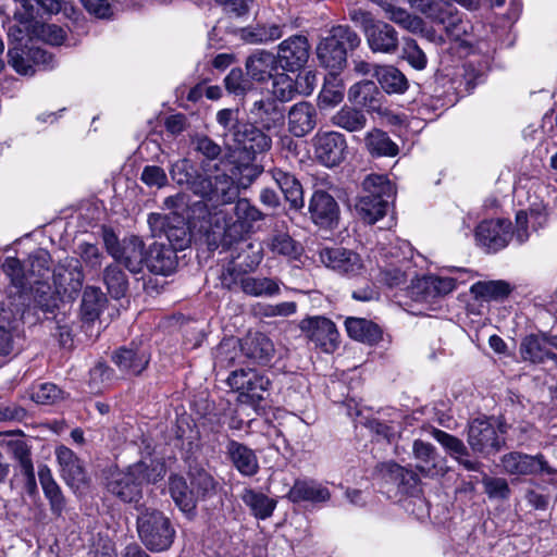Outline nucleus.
I'll return each instance as SVG.
<instances>
[{
    "label": "nucleus",
    "instance_id": "nucleus-1",
    "mask_svg": "<svg viewBox=\"0 0 557 557\" xmlns=\"http://www.w3.org/2000/svg\"><path fill=\"white\" fill-rule=\"evenodd\" d=\"M248 121L239 119L238 109L216 112V123L222 128L220 137L230 150H243L249 156L271 149L272 139L267 132H278L285 124V108L271 96L253 99L247 110Z\"/></svg>",
    "mask_w": 557,
    "mask_h": 557
},
{
    "label": "nucleus",
    "instance_id": "nucleus-2",
    "mask_svg": "<svg viewBox=\"0 0 557 557\" xmlns=\"http://www.w3.org/2000/svg\"><path fill=\"white\" fill-rule=\"evenodd\" d=\"M166 473L165 465L157 458H145L124 470H111L106 476L109 494L125 504H137L143 497L144 484L157 483Z\"/></svg>",
    "mask_w": 557,
    "mask_h": 557
},
{
    "label": "nucleus",
    "instance_id": "nucleus-3",
    "mask_svg": "<svg viewBox=\"0 0 557 557\" xmlns=\"http://www.w3.org/2000/svg\"><path fill=\"white\" fill-rule=\"evenodd\" d=\"M360 45V37L348 25L333 26L317 46V57L322 66L330 70L333 81L337 79L347 62V52Z\"/></svg>",
    "mask_w": 557,
    "mask_h": 557
},
{
    "label": "nucleus",
    "instance_id": "nucleus-4",
    "mask_svg": "<svg viewBox=\"0 0 557 557\" xmlns=\"http://www.w3.org/2000/svg\"><path fill=\"white\" fill-rule=\"evenodd\" d=\"M394 194V187L386 175L369 174L362 182V193L356 209L367 223L373 224L385 215Z\"/></svg>",
    "mask_w": 557,
    "mask_h": 557
},
{
    "label": "nucleus",
    "instance_id": "nucleus-5",
    "mask_svg": "<svg viewBox=\"0 0 557 557\" xmlns=\"http://www.w3.org/2000/svg\"><path fill=\"white\" fill-rule=\"evenodd\" d=\"M137 533L141 543L151 552H163L171 547L175 529L162 511L143 507L137 516Z\"/></svg>",
    "mask_w": 557,
    "mask_h": 557
},
{
    "label": "nucleus",
    "instance_id": "nucleus-6",
    "mask_svg": "<svg viewBox=\"0 0 557 557\" xmlns=\"http://www.w3.org/2000/svg\"><path fill=\"white\" fill-rule=\"evenodd\" d=\"M148 224L153 236H164L169 247L174 250H183L190 244V232L185 219L172 212L170 214L151 213L148 216Z\"/></svg>",
    "mask_w": 557,
    "mask_h": 557
},
{
    "label": "nucleus",
    "instance_id": "nucleus-7",
    "mask_svg": "<svg viewBox=\"0 0 557 557\" xmlns=\"http://www.w3.org/2000/svg\"><path fill=\"white\" fill-rule=\"evenodd\" d=\"M499 432L504 433L490 419L478 418L469 423L467 443L474 454L488 457L505 445V438Z\"/></svg>",
    "mask_w": 557,
    "mask_h": 557
},
{
    "label": "nucleus",
    "instance_id": "nucleus-8",
    "mask_svg": "<svg viewBox=\"0 0 557 557\" xmlns=\"http://www.w3.org/2000/svg\"><path fill=\"white\" fill-rule=\"evenodd\" d=\"M230 387L239 392L242 403L257 405L268 394L270 380L253 370H234L226 380Z\"/></svg>",
    "mask_w": 557,
    "mask_h": 557
},
{
    "label": "nucleus",
    "instance_id": "nucleus-9",
    "mask_svg": "<svg viewBox=\"0 0 557 557\" xmlns=\"http://www.w3.org/2000/svg\"><path fill=\"white\" fill-rule=\"evenodd\" d=\"M234 214L236 220L233 222H225L222 233V245L228 246L233 242L243 238L248 234L256 222L264 219V214L247 199H238L234 207ZM223 220H225L223 218Z\"/></svg>",
    "mask_w": 557,
    "mask_h": 557
},
{
    "label": "nucleus",
    "instance_id": "nucleus-10",
    "mask_svg": "<svg viewBox=\"0 0 557 557\" xmlns=\"http://www.w3.org/2000/svg\"><path fill=\"white\" fill-rule=\"evenodd\" d=\"M194 188L196 196L215 205L231 203L239 193L233 178L225 173L206 175Z\"/></svg>",
    "mask_w": 557,
    "mask_h": 557
},
{
    "label": "nucleus",
    "instance_id": "nucleus-11",
    "mask_svg": "<svg viewBox=\"0 0 557 557\" xmlns=\"http://www.w3.org/2000/svg\"><path fill=\"white\" fill-rule=\"evenodd\" d=\"M84 282L82 265L76 258H65L53 271L55 292L67 299H74L79 294Z\"/></svg>",
    "mask_w": 557,
    "mask_h": 557
},
{
    "label": "nucleus",
    "instance_id": "nucleus-12",
    "mask_svg": "<svg viewBox=\"0 0 557 557\" xmlns=\"http://www.w3.org/2000/svg\"><path fill=\"white\" fill-rule=\"evenodd\" d=\"M504 471L510 475H537L553 474L555 470L548 465L542 454L528 455L520 451H511L502 457Z\"/></svg>",
    "mask_w": 557,
    "mask_h": 557
},
{
    "label": "nucleus",
    "instance_id": "nucleus-13",
    "mask_svg": "<svg viewBox=\"0 0 557 557\" xmlns=\"http://www.w3.org/2000/svg\"><path fill=\"white\" fill-rule=\"evenodd\" d=\"M317 160L325 166L338 165L345 159L347 143L338 132H318L313 139Z\"/></svg>",
    "mask_w": 557,
    "mask_h": 557
},
{
    "label": "nucleus",
    "instance_id": "nucleus-14",
    "mask_svg": "<svg viewBox=\"0 0 557 557\" xmlns=\"http://www.w3.org/2000/svg\"><path fill=\"white\" fill-rule=\"evenodd\" d=\"M300 330L325 352H332L338 345V331L333 321L325 317H309L301 320Z\"/></svg>",
    "mask_w": 557,
    "mask_h": 557
},
{
    "label": "nucleus",
    "instance_id": "nucleus-15",
    "mask_svg": "<svg viewBox=\"0 0 557 557\" xmlns=\"http://www.w3.org/2000/svg\"><path fill=\"white\" fill-rule=\"evenodd\" d=\"M310 220L322 228H334L339 220V206L332 195L317 189L309 199Z\"/></svg>",
    "mask_w": 557,
    "mask_h": 557
},
{
    "label": "nucleus",
    "instance_id": "nucleus-16",
    "mask_svg": "<svg viewBox=\"0 0 557 557\" xmlns=\"http://www.w3.org/2000/svg\"><path fill=\"white\" fill-rule=\"evenodd\" d=\"M475 239L487 252H497L511 239V224L506 220L481 222L475 231Z\"/></svg>",
    "mask_w": 557,
    "mask_h": 557
},
{
    "label": "nucleus",
    "instance_id": "nucleus-17",
    "mask_svg": "<svg viewBox=\"0 0 557 557\" xmlns=\"http://www.w3.org/2000/svg\"><path fill=\"white\" fill-rule=\"evenodd\" d=\"M310 45L306 36L293 35L278 45L277 61L285 71L295 72L306 65Z\"/></svg>",
    "mask_w": 557,
    "mask_h": 557
},
{
    "label": "nucleus",
    "instance_id": "nucleus-18",
    "mask_svg": "<svg viewBox=\"0 0 557 557\" xmlns=\"http://www.w3.org/2000/svg\"><path fill=\"white\" fill-rule=\"evenodd\" d=\"M111 360L122 373L139 375L150 362V352L146 346L131 343L114 350Z\"/></svg>",
    "mask_w": 557,
    "mask_h": 557
},
{
    "label": "nucleus",
    "instance_id": "nucleus-19",
    "mask_svg": "<svg viewBox=\"0 0 557 557\" xmlns=\"http://www.w3.org/2000/svg\"><path fill=\"white\" fill-rule=\"evenodd\" d=\"M319 260L326 268L341 274H357L363 267L360 256L343 247H323Z\"/></svg>",
    "mask_w": 557,
    "mask_h": 557
},
{
    "label": "nucleus",
    "instance_id": "nucleus-20",
    "mask_svg": "<svg viewBox=\"0 0 557 557\" xmlns=\"http://www.w3.org/2000/svg\"><path fill=\"white\" fill-rule=\"evenodd\" d=\"M556 342L546 334L525 335L519 345V355L522 361L531 364H542L554 357L552 344Z\"/></svg>",
    "mask_w": 557,
    "mask_h": 557
},
{
    "label": "nucleus",
    "instance_id": "nucleus-21",
    "mask_svg": "<svg viewBox=\"0 0 557 557\" xmlns=\"http://www.w3.org/2000/svg\"><path fill=\"white\" fill-rule=\"evenodd\" d=\"M145 244L138 236L125 237L119 250H112V258L131 273L141 272L146 262Z\"/></svg>",
    "mask_w": 557,
    "mask_h": 557
},
{
    "label": "nucleus",
    "instance_id": "nucleus-22",
    "mask_svg": "<svg viewBox=\"0 0 557 557\" xmlns=\"http://www.w3.org/2000/svg\"><path fill=\"white\" fill-rule=\"evenodd\" d=\"M434 440H436L447 451V454L454 458L460 466L468 471H480L482 463L478 460L471 459L468 447L465 443L440 429H433L431 432Z\"/></svg>",
    "mask_w": 557,
    "mask_h": 557
},
{
    "label": "nucleus",
    "instance_id": "nucleus-23",
    "mask_svg": "<svg viewBox=\"0 0 557 557\" xmlns=\"http://www.w3.org/2000/svg\"><path fill=\"white\" fill-rule=\"evenodd\" d=\"M366 39L373 52L394 54L399 47L397 30L388 23L377 21L370 29H367Z\"/></svg>",
    "mask_w": 557,
    "mask_h": 557
},
{
    "label": "nucleus",
    "instance_id": "nucleus-24",
    "mask_svg": "<svg viewBox=\"0 0 557 557\" xmlns=\"http://www.w3.org/2000/svg\"><path fill=\"white\" fill-rule=\"evenodd\" d=\"M288 129L296 137H304L317 126L318 111L308 101L293 104L288 112Z\"/></svg>",
    "mask_w": 557,
    "mask_h": 557
},
{
    "label": "nucleus",
    "instance_id": "nucleus-25",
    "mask_svg": "<svg viewBox=\"0 0 557 557\" xmlns=\"http://www.w3.org/2000/svg\"><path fill=\"white\" fill-rule=\"evenodd\" d=\"M55 457L60 466L61 475L72 488H79L87 482V476L79 458L66 446L55 449Z\"/></svg>",
    "mask_w": 557,
    "mask_h": 557
},
{
    "label": "nucleus",
    "instance_id": "nucleus-26",
    "mask_svg": "<svg viewBox=\"0 0 557 557\" xmlns=\"http://www.w3.org/2000/svg\"><path fill=\"white\" fill-rule=\"evenodd\" d=\"M176 250L164 243H153L146 252L145 265L151 273L170 275L177 267Z\"/></svg>",
    "mask_w": 557,
    "mask_h": 557
},
{
    "label": "nucleus",
    "instance_id": "nucleus-27",
    "mask_svg": "<svg viewBox=\"0 0 557 557\" xmlns=\"http://www.w3.org/2000/svg\"><path fill=\"white\" fill-rule=\"evenodd\" d=\"M271 177L283 193L290 209L299 210L305 206L302 185L297 177L288 171L274 168L269 171Z\"/></svg>",
    "mask_w": 557,
    "mask_h": 557
},
{
    "label": "nucleus",
    "instance_id": "nucleus-28",
    "mask_svg": "<svg viewBox=\"0 0 557 557\" xmlns=\"http://www.w3.org/2000/svg\"><path fill=\"white\" fill-rule=\"evenodd\" d=\"M226 454L234 468L244 476H253L259 471V460L253 449L237 441H230Z\"/></svg>",
    "mask_w": 557,
    "mask_h": 557
},
{
    "label": "nucleus",
    "instance_id": "nucleus-29",
    "mask_svg": "<svg viewBox=\"0 0 557 557\" xmlns=\"http://www.w3.org/2000/svg\"><path fill=\"white\" fill-rule=\"evenodd\" d=\"M262 261L261 251H257L253 255V259L250 262H239L236 259H232L227 262L220 275L221 284L224 288L232 290L236 286L242 289V281L247 278L250 272H253Z\"/></svg>",
    "mask_w": 557,
    "mask_h": 557
},
{
    "label": "nucleus",
    "instance_id": "nucleus-30",
    "mask_svg": "<svg viewBox=\"0 0 557 557\" xmlns=\"http://www.w3.org/2000/svg\"><path fill=\"white\" fill-rule=\"evenodd\" d=\"M431 21L443 25L446 35L453 40H461L467 34V25L462 21V15L448 2L440 4Z\"/></svg>",
    "mask_w": 557,
    "mask_h": 557
},
{
    "label": "nucleus",
    "instance_id": "nucleus-31",
    "mask_svg": "<svg viewBox=\"0 0 557 557\" xmlns=\"http://www.w3.org/2000/svg\"><path fill=\"white\" fill-rule=\"evenodd\" d=\"M277 58L265 50H258L246 60V70L248 75L256 82H267L273 77V72L277 69Z\"/></svg>",
    "mask_w": 557,
    "mask_h": 557
},
{
    "label": "nucleus",
    "instance_id": "nucleus-32",
    "mask_svg": "<svg viewBox=\"0 0 557 557\" xmlns=\"http://www.w3.org/2000/svg\"><path fill=\"white\" fill-rule=\"evenodd\" d=\"M383 96L377 86L372 81H362L349 88L348 99L368 111L380 112Z\"/></svg>",
    "mask_w": 557,
    "mask_h": 557
},
{
    "label": "nucleus",
    "instance_id": "nucleus-33",
    "mask_svg": "<svg viewBox=\"0 0 557 557\" xmlns=\"http://www.w3.org/2000/svg\"><path fill=\"white\" fill-rule=\"evenodd\" d=\"M240 350L247 357L260 363H265L274 355V345L265 334L257 332L244 338L240 344Z\"/></svg>",
    "mask_w": 557,
    "mask_h": 557
},
{
    "label": "nucleus",
    "instance_id": "nucleus-34",
    "mask_svg": "<svg viewBox=\"0 0 557 557\" xmlns=\"http://www.w3.org/2000/svg\"><path fill=\"white\" fill-rule=\"evenodd\" d=\"M282 282L275 277L251 276L242 281V292L255 298H271L281 294Z\"/></svg>",
    "mask_w": 557,
    "mask_h": 557
},
{
    "label": "nucleus",
    "instance_id": "nucleus-35",
    "mask_svg": "<svg viewBox=\"0 0 557 557\" xmlns=\"http://www.w3.org/2000/svg\"><path fill=\"white\" fill-rule=\"evenodd\" d=\"M38 476L44 494L49 500L51 512L60 517L65 509V498L49 467L46 465L39 466Z\"/></svg>",
    "mask_w": 557,
    "mask_h": 557
},
{
    "label": "nucleus",
    "instance_id": "nucleus-36",
    "mask_svg": "<svg viewBox=\"0 0 557 557\" xmlns=\"http://www.w3.org/2000/svg\"><path fill=\"white\" fill-rule=\"evenodd\" d=\"M330 491L314 481H295L287 497L293 503L312 502L324 503L330 499Z\"/></svg>",
    "mask_w": 557,
    "mask_h": 557
},
{
    "label": "nucleus",
    "instance_id": "nucleus-37",
    "mask_svg": "<svg viewBox=\"0 0 557 557\" xmlns=\"http://www.w3.org/2000/svg\"><path fill=\"white\" fill-rule=\"evenodd\" d=\"M13 458L18 463V470L25 478V488L28 494L37 491L34 465L30 458V449L23 441H16L11 444Z\"/></svg>",
    "mask_w": 557,
    "mask_h": 557
},
{
    "label": "nucleus",
    "instance_id": "nucleus-38",
    "mask_svg": "<svg viewBox=\"0 0 557 557\" xmlns=\"http://www.w3.org/2000/svg\"><path fill=\"white\" fill-rule=\"evenodd\" d=\"M375 77L382 89L389 95H401L409 87V82L405 74L393 65L375 66Z\"/></svg>",
    "mask_w": 557,
    "mask_h": 557
},
{
    "label": "nucleus",
    "instance_id": "nucleus-39",
    "mask_svg": "<svg viewBox=\"0 0 557 557\" xmlns=\"http://www.w3.org/2000/svg\"><path fill=\"white\" fill-rule=\"evenodd\" d=\"M345 326L348 335L361 343L373 345L382 338L380 326L367 319L347 318Z\"/></svg>",
    "mask_w": 557,
    "mask_h": 557
},
{
    "label": "nucleus",
    "instance_id": "nucleus-40",
    "mask_svg": "<svg viewBox=\"0 0 557 557\" xmlns=\"http://www.w3.org/2000/svg\"><path fill=\"white\" fill-rule=\"evenodd\" d=\"M267 246L273 255L288 260H299L304 253L302 245L284 232L272 234L267 242Z\"/></svg>",
    "mask_w": 557,
    "mask_h": 557
},
{
    "label": "nucleus",
    "instance_id": "nucleus-41",
    "mask_svg": "<svg viewBox=\"0 0 557 557\" xmlns=\"http://www.w3.org/2000/svg\"><path fill=\"white\" fill-rule=\"evenodd\" d=\"M284 23H264L246 27L242 30V38L252 45L267 44L280 39L284 35Z\"/></svg>",
    "mask_w": 557,
    "mask_h": 557
},
{
    "label": "nucleus",
    "instance_id": "nucleus-42",
    "mask_svg": "<svg viewBox=\"0 0 557 557\" xmlns=\"http://www.w3.org/2000/svg\"><path fill=\"white\" fill-rule=\"evenodd\" d=\"M364 145L372 157L392 158L399 152L397 144L391 139L386 132L379 128H373L366 134Z\"/></svg>",
    "mask_w": 557,
    "mask_h": 557
},
{
    "label": "nucleus",
    "instance_id": "nucleus-43",
    "mask_svg": "<svg viewBox=\"0 0 557 557\" xmlns=\"http://www.w3.org/2000/svg\"><path fill=\"white\" fill-rule=\"evenodd\" d=\"M170 175L177 185L187 186L194 195V187L196 184L202 182L206 176L199 173L191 160L186 158L180 159L171 165Z\"/></svg>",
    "mask_w": 557,
    "mask_h": 557
},
{
    "label": "nucleus",
    "instance_id": "nucleus-44",
    "mask_svg": "<svg viewBox=\"0 0 557 557\" xmlns=\"http://www.w3.org/2000/svg\"><path fill=\"white\" fill-rule=\"evenodd\" d=\"M240 499L250 509L251 513L261 520L270 518L276 507L275 499L252 488H245L242 492Z\"/></svg>",
    "mask_w": 557,
    "mask_h": 557
},
{
    "label": "nucleus",
    "instance_id": "nucleus-45",
    "mask_svg": "<svg viewBox=\"0 0 557 557\" xmlns=\"http://www.w3.org/2000/svg\"><path fill=\"white\" fill-rule=\"evenodd\" d=\"M169 491L174 503L183 512L190 513L194 511L197 498L193 487H188L183 476L171 475L169 479Z\"/></svg>",
    "mask_w": 557,
    "mask_h": 557
},
{
    "label": "nucleus",
    "instance_id": "nucleus-46",
    "mask_svg": "<svg viewBox=\"0 0 557 557\" xmlns=\"http://www.w3.org/2000/svg\"><path fill=\"white\" fill-rule=\"evenodd\" d=\"M381 473L387 481L397 484L406 493L414 488L419 482V478L413 471L395 462L382 463Z\"/></svg>",
    "mask_w": 557,
    "mask_h": 557
},
{
    "label": "nucleus",
    "instance_id": "nucleus-47",
    "mask_svg": "<svg viewBox=\"0 0 557 557\" xmlns=\"http://www.w3.org/2000/svg\"><path fill=\"white\" fill-rule=\"evenodd\" d=\"M425 299L445 296L456 288V280L453 277L426 275L418 284Z\"/></svg>",
    "mask_w": 557,
    "mask_h": 557
},
{
    "label": "nucleus",
    "instance_id": "nucleus-48",
    "mask_svg": "<svg viewBox=\"0 0 557 557\" xmlns=\"http://www.w3.org/2000/svg\"><path fill=\"white\" fill-rule=\"evenodd\" d=\"M331 122L347 132H358L366 126L367 116L359 109L344 106L331 117Z\"/></svg>",
    "mask_w": 557,
    "mask_h": 557
},
{
    "label": "nucleus",
    "instance_id": "nucleus-49",
    "mask_svg": "<svg viewBox=\"0 0 557 557\" xmlns=\"http://www.w3.org/2000/svg\"><path fill=\"white\" fill-rule=\"evenodd\" d=\"M470 292L475 298L497 300L507 297L511 293V287L506 281H486L474 283Z\"/></svg>",
    "mask_w": 557,
    "mask_h": 557
},
{
    "label": "nucleus",
    "instance_id": "nucleus-50",
    "mask_svg": "<svg viewBox=\"0 0 557 557\" xmlns=\"http://www.w3.org/2000/svg\"><path fill=\"white\" fill-rule=\"evenodd\" d=\"M189 476L190 486L196 498H207L215 495L219 483L210 472L202 468L194 469L190 471Z\"/></svg>",
    "mask_w": 557,
    "mask_h": 557
},
{
    "label": "nucleus",
    "instance_id": "nucleus-51",
    "mask_svg": "<svg viewBox=\"0 0 557 557\" xmlns=\"http://www.w3.org/2000/svg\"><path fill=\"white\" fill-rule=\"evenodd\" d=\"M103 282L108 293L115 299L123 297L128 287L126 275L117 264H110L104 269Z\"/></svg>",
    "mask_w": 557,
    "mask_h": 557
},
{
    "label": "nucleus",
    "instance_id": "nucleus-52",
    "mask_svg": "<svg viewBox=\"0 0 557 557\" xmlns=\"http://www.w3.org/2000/svg\"><path fill=\"white\" fill-rule=\"evenodd\" d=\"M253 314L260 319L275 317H290L297 311L295 301H283L280 304H257L252 307Z\"/></svg>",
    "mask_w": 557,
    "mask_h": 557
},
{
    "label": "nucleus",
    "instance_id": "nucleus-53",
    "mask_svg": "<svg viewBox=\"0 0 557 557\" xmlns=\"http://www.w3.org/2000/svg\"><path fill=\"white\" fill-rule=\"evenodd\" d=\"M387 18L410 33L423 30L424 22L421 17L410 14L406 9L395 5L386 15Z\"/></svg>",
    "mask_w": 557,
    "mask_h": 557
},
{
    "label": "nucleus",
    "instance_id": "nucleus-54",
    "mask_svg": "<svg viewBox=\"0 0 557 557\" xmlns=\"http://www.w3.org/2000/svg\"><path fill=\"white\" fill-rule=\"evenodd\" d=\"M272 78V97L281 104L290 101L297 94L294 79L285 73L276 74Z\"/></svg>",
    "mask_w": 557,
    "mask_h": 557
},
{
    "label": "nucleus",
    "instance_id": "nucleus-55",
    "mask_svg": "<svg viewBox=\"0 0 557 557\" xmlns=\"http://www.w3.org/2000/svg\"><path fill=\"white\" fill-rule=\"evenodd\" d=\"M414 458L419 461L417 468L422 473H429L435 462V447L421 440H416L412 445Z\"/></svg>",
    "mask_w": 557,
    "mask_h": 557
},
{
    "label": "nucleus",
    "instance_id": "nucleus-56",
    "mask_svg": "<svg viewBox=\"0 0 557 557\" xmlns=\"http://www.w3.org/2000/svg\"><path fill=\"white\" fill-rule=\"evenodd\" d=\"M30 398L40 405H53L63 398V392L53 383L33 386Z\"/></svg>",
    "mask_w": 557,
    "mask_h": 557
},
{
    "label": "nucleus",
    "instance_id": "nucleus-57",
    "mask_svg": "<svg viewBox=\"0 0 557 557\" xmlns=\"http://www.w3.org/2000/svg\"><path fill=\"white\" fill-rule=\"evenodd\" d=\"M9 64L22 75H33L35 69L27 57V48L22 45H15L8 51Z\"/></svg>",
    "mask_w": 557,
    "mask_h": 557
},
{
    "label": "nucleus",
    "instance_id": "nucleus-58",
    "mask_svg": "<svg viewBox=\"0 0 557 557\" xmlns=\"http://www.w3.org/2000/svg\"><path fill=\"white\" fill-rule=\"evenodd\" d=\"M32 33L53 46L61 45L66 36L65 30L55 24H39L37 22L33 24Z\"/></svg>",
    "mask_w": 557,
    "mask_h": 557
},
{
    "label": "nucleus",
    "instance_id": "nucleus-59",
    "mask_svg": "<svg viewBox=\"0 0 557 557\" xmlns=\"http://www.w3.org/2000/svg\"><path fill=\"white\" fill-rule=\"evenodd\" d=\"M2 270L17 292L26 287V274L17 258L8 257L2 263Z\"/></svg>",
    "mask_w": 557,
    "mask_h": 557
},
{
    "label": "nucleus",
    "instance_id": "nucleus-60",
    "mask_svg": "<svg viewBox=\"0 0 557 557\" xmlns=\"http://www.w3.org/2000/svg\"><path fill=\"white\" fill-rule=\"evenodd\" d=\"M404 59L416 70H423L428 64V58L424 51L418 46L413 39L405 41L403 48Z\"/></svg>",
    "mask_w": 557,
    "mask_h": 557
},
{
    "label": "nucleus",
    "instance_id": "nucleus-61",
    "mask_svg": "<svg viewBox=\"0 0 557 557\" xmlns=\"http://www.w3.org/2000/svg\"><path fill=\"white\" fill-rule=\"evenodd\" d=\"M113 375V369L104 362H98L89 372L90 388L94 392H100L101 388L112 380Z\"/></svg>",
    "mask_w": 557,
    "mask_h": 557
},
{
    "label": "nucleus",
    "instance_id": "nucleus-62",
    "mask_svg": "<svg viewBox=\"0 0 557 557\" xmlns=\"http://www.w3.org/2000/svg\"><path fill=\"white\" fill-rule=\"evenodd\" d=\"M482 484L490 498L507 499L510 495V487L504 478L484 476Z\"/></svg>",
    "mask_w": 557,
    "mask_h": 557
},
{
    "label": "nucleus",
    "instance_id": "nucleus-63",
    "mask_svg": "<svg viewBox=\"0 0 557 557\" xmlns=\"http://www.w3.org/2000/svg\"><path fill=\"white\" fill-rule=\"evenodd\" d=\"M191 143L195 150L208 160H215L221 156V146L207 135H197Z\"/></svg>",
    "mask_w": 557,
    "mask_h": 557
},
{
    "label": "nucleus",
    "instance_id": "nucleus-64",
    "mask_svg": "<svg viewBox=\"0 0 557 557\" xmlns=\"http://www.w3.org/2000/svg\"><path fill=\"white\" fill-rule=\"evenodd\" d=\"M35 302L42 312L53 313L58 308L59 297L49 286L44 285L36 289Z\"/></svg>",
    "mask_w": 557,
    "mask_h": 557
}]
</instances>
